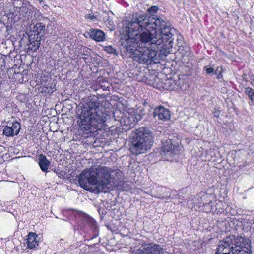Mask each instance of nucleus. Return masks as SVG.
<instances>
[{
  "label": "nucleus",
  "mask_w": 254,
  "mask_h": 254,
  "mask_svg": "<svg viewBox=\"0 0 254 254\" xmlns=\"http://www.w3.org/2000/svg\"><path fill=\"white\" fill-rule=\"evenodd\" d=\"M125 25L126 36L120 40L122 47L130 48L131 45L159 50L166 55L171 52L175 29L165 18L136 13Z\"/></svg>",
  "instance_id": "f257e3e1"
},
{
  "label": "nucleus",
  "mask_w": 254,
  "mask_h": 254,
  "mask_svg": "<svg viewBox=\"0 0 254 254\" xmlns=\"http://www.w3.org/2000/svg\"><path fill=\"white\" fill-rule=\"evenodd\" d=\"M110 172L106 166L84 170L78 177L80 186L86 190L92 189L94 193H106L112 188Z\"/></svg>",
  "instance_id": "f03ea898"
},
{
  "label": "nucleus",
  "mask_w": 254,
  "mask_h": 254,
  "mask_svg": "<svg viewBox=\"0 0 254 254\" xmlns=\"http://www.w3.org/2000/svg\"><path fill=\"white\" fill-rule=\"evenodd\" d=\"M106 109L97 101L90 100L82 108L79 115L81 130L94 132L100 129L107 120Z\"/></svg>",
  "instance_id": "7ed1b4c3"
},
{
  "label": "nucleus",
  "mask_w": 254,
  "mask_h": 254,
  "mask_svg": "<svg viewBox=\"0 0 254 254\" xmlns=\"http://www.w3.org/2000/svg\"><path fill=\"white\" fill-rule=\"evenodd\" d=\"M249 239L234 235L219 242L215 254H251Z\"/></svg>",
  "instance_id": "20e7f679"
},
{
  "label": "nucleus",
  "mask_w": 254,
  "mask_h": 254,
  "mask_svg": "<svg viewBox=\"0 0 254 254\" xmlns=\"http://www.w3.org/2000/svg\"><path fill=\"white\" fill-rule=\"evenodd\" d=\"M153 142L152 132L147 128L140 127L131 138L130 150L133 154L145 153L151 148Z\"/></svg>",
  "instance_id": "39448f33"
},
{
  "label": "nucleus",
  "mask_w": 254,
  "mask_h": 254,
  "mask_svg": "<svg viewBox=\"0 0 254 254\" xmlns=\"http://www.w3.org/2000/svg\"><path fill=\"white\" fill-rule=\"evenodd\" d=\"M129 46L130 48L122 47V50L126 56L131 57L134 61L147 64H155L158 62L157 53L159 50L153 51L149 48L136 47L131 45Z\"/></svg>",
  "instance_id": "423d86ee"
},
{
  "label": "nucleus",
  "mask_w": 254,
  "mask_h": 254,
  "mask_svg": "<svg viewBox=\"0 0 254 254\" xmlns=\"http://www.w3.org/2000/svg\"><path fill=\"white\" fill-rule=\"evenodd\" d=\"M136 254H164L161 245L154 243H143L138 249Z\"/></svg>",
  "instance_id": "0eeeda50"
},
{
  "label": "nucleus",
  "mask_w": 254,
  "mask_h": 254,
  "mask_svg": "<svg viewBox=\"0 0 254 254\" xmlns=\"http://www.w3.org/2000/svg\"><path fill=\"white\" fill-rule=\"evenodd\" d=\"M176 147L173 145L171 139L163 140L162 141L161 155L166 157L172 158L176 154Z\"/></svg>",
  "instance_id": "6e6552de"
},
{
  "label": "nucleus",
  "mask_w": 254,
  "mask_h": 254,
  "mask_svg": "<svg viewBox=\"0 0 254 254\" xmlns=\"http://www.w3.org/2000/svg\"><path fill=\"white\" fill-rule=\"evenodd\" d=\"M20 129V123L17 121H14L12 123H9L4 127L3 133L6 137H13L18 135Z\"/></svg>",
  "instance_id": "1a4fd4ad"
},
{
  "label": "nucleus",
  "mask_w": 254,
  "mask_h": 254,
  "mask_svg": "<svg viewBox=\"0 0 254 254\" xmlns=\"http://www.w3.org/2000/svg\"><path fill=\"white\" fill-rule=\"evenodd\" d=\"M153 116L156 120L163 121L169 120L171 117L169 110L162 106L154 109Z\"/></svg>",
  "instance_id": "9d476101"
},
{
  "label": "nucleus",
  "mask_w": 254,
  "mask_h": 254,
  "mask_svg": "<svg viewBox=\"0 0 254 254\" xmlns=\"http://www.w3.org/2000/svg\"><path fill=\"white\" fill-rule=\"evenodd\" d=\"M86 37H90L97 42H102L105 39V33L101 30L90 28L84 34Z\"/></svg>",
  "instance_id": "9b49d317"
},
{
  "label": "nucleus",
  "mask_w": 254,
  "mask_h": 254,
  "mask_svg": "<svg viewBox=\"0 0 254 254\" xmlns=\"http://www.w3.org/2000/svg\"><path fill=\"white\" fill-rule=\"evenodd\" d=\"M30 32L43 37L45 34V25L41 22H38L33 26H30Z\"/></svg>",
  "instance_id": "f8f14e48"
},
{
  "label": "nucleus",
  "mask_w": 254,
  "mask_h": 254,
  "mask_svg": "<svg viewBox=\"0 0 254 254\" xmlns=\"http://www.w3.org/2000/svg\"><path fill=\"white\" fill-rule=\"evenodd\" d=\"M38 164L43 172H47L51 163L47 159L45 155L41 154L39 156Z\"/></svg>",
  "instance_id": "ddd939ff"
},
{
  "label": "nucleus",
  "mask_w": 254,
  "mask_h": 254,
  "mask_svg": "<svg viewBox=\"0 0 254 254\" xmlns=\"http://www.w3.org/2000/svg\"><path fill=\"white\" fill-rule=\"evenodd\" d=\"M37 235L35 233L30 232L27 239V245L30 249L35 248L38 246V241L36 240Z\"/></svg>",
  "instance_id": "4468645a"
},
{
  "label": "nucleus",
  "mask_w": 254,
  "mask_h": 254,
  "mask_svg": "<svg viewBox=\"0 0 254 254\" xmlns=\"http://www.w3.org/2000/svg\"><path fill=\"white\" fill-rule=\"evenodd\" d=\"M103 21L110 31H113L115 29V25L114 24L112 18L109 16L107 13H105L103 16Z\"/></svg>",
  "instance_id": "2eb2a0df"
},
{
  "label": "nucleus",
  "mask_w": 254,
  "mask_h": 254,
  "mask_svg": "<svg viewBox=\"0 0 254 254\" xmlns=\"http://www.w3.org/2000/svg\"><path fill=\"white\" fill-rule=\"evenodd\" d=\"M166 84V85H169V86L168 87V90H177L179 88V85L176 81L173 79H169Z\"/></svg>",
  "instance_id": "dca6fc26"
},
{
  "label": "nucleus",
  "mask_w": 254,
  "mask_h": 254,
  "mask_svg": "<svg viewBox=\"0 0 254 254\" xmlns=\"http://www.w3.org/2000/svg\"><path fill=\"white\" fill-rule=\"evenodd\" d=\"M245 93L248 96L252 104L254 105V91L251 87H246L245 89Z\"/></svg>",
  "instance_id": "f3484780"
},
{
  "label": "nucleus",
  "mask_w": 254,
  "mask_h": 254,
  "mask_svg": "<svg viewBox=\"0 0 254 254\" xmlns=\"http://www.w3.org/2000/svg\"><path fill=\"white\" fill-rule=\"evenodd\" d=\"M41 41V40H38L36 41H29L30 45L31 46L29 47V48H30L31 50L33 51H36L37 49H39L40 46Z\"/></svg>",
  "instance_id": "a211bd4d"
},
{
  "label": "nucleus",
  "mask_w": 254,
  "mask_h": 254,
  "mask_svg": "<svg viewBox=\"0 0 254 254\" xmlns=\"http://www.w3.org/2000/svg\"><path fill=\"white\" fill-rule=\"evenodd\" d=\"M43 37L40 36L37 34H35L32 32H30V34L29 35V41H36L38 40H41L42 38Z\"/></svg>",
  "instance_id": "6ab92c4d"
},
{
  "label": "nucleus",
  "mask_w": 254,
  "mask_h": 254,
  "mask_svg": "<svg viewBox=\"0 0 254 254\" xmlns=\"http://www.w3.org/2000/svg\"><path fill=\"white\" fill-rule=\"evenodd\" d=\"M159 10V7L157 6H152L149 8L147 9V11L149 13H151L150 15L147 14H144V15H147L148 17L152 16V15H155L154 14L156 12L158 11ZM141 15H143V14H141Z\"/></svg>",
  "instance_id": "aec40b11"
},
{
  "label": "nucleus",
  "mask_w": 254,
  "mask_h": 254,
  "mask_svg": "<svg viewBox=\"0 0 254 254\" xmlns=\"http://www.w3.org/2000/svg\"><path fill=\"white\" fill-rule=\"evenodd\" d=\"M105 50L110 54H113L117 55L118 52H117L115 48H113L112 46H108L105 47Z\"/></svg>",
  "instance_id": "412c9836"
},
{
  "label": "nucleus",
  "mask_w": 254,
  "mask_h": 254,
  "mask_svg": "<svg viewBox=\"0 0 254 254\" xmlns=\"http://www.w3.org/2000/svg\"><path fill=\"white\" fill-rule=\"evenodd\" d=\"M204 69L206 71V73L207 74H210L212 73H214L215 72L214 69L212 67L205 66L204 67Z\"/></svg>",
  "instance_id": "4be33fe9"
},
{
  "label": "nucleus",
  "mask_w": 254,
  "mask_h": 254,
  "mask_svg": "<svg viewBox=\"0 0 254 254\" xmlns=\"http://www.w3.org/2000/svg\"><path fill=\"white\" fill-rule=\"evenodd\" d=\"M85 17L91 20H94L96 18V17L93 14H91L86 15Z\"/></svg>",
  "instance_id": "5701e85b"
},
{
  "label": "nucleus",
  "mask_w": 254,
  "mask_h": 254,
  "mask_svg": "<svg viewBox=\"0 0 254 254\" xmlns=\"http://www.w3.org/2000/svg\"><path fill=\"white\" fill-rule=\"evenodd\" d=\"M223 72V68L222 66H218L216 69L215 70L214 74L219 73L220 72Z\"/></svg>",
  "instance_id": "b1692460"
},
{
  "label": "nucleus",
  "mask_w": 254,
  "mask_h": 254,
  "mask_svg": "<svg viewBox=\"0 0 254 254\" xmlns=\"http://www.w3.org/2000/svg\"><path fill=\"white\" fill-rule=\"evenodd\" d=\"M156 197L159 198H163L164 197H167V196L165 195L164 194H159L157 195H156Z\"/></svg>",
  "instance_id": "393cba45"
},
{
  "label": "nucleus",
  "mask_w": 254,
  "mask_h": 254,
  "mask_svg": "<svg viewBox=\"0 0 254 254\" xmlns=\"http://www.w3.org/2000/svg\"><path fill=\"white\" fill-rule=\"evenodd\" d=\"M222 72H220L219 73H217L216 78L218 79H220L222 78Z\"/></svg>",
  "instance_id": "a878e982"
},
{
  "label": "nucleus",
  "mask_w": 254,
  "mask_h": 254,
  "mask_svg": "<svg viewBox=\"0 0 254 254\" xmlns=\"http://www.w3.org/2000/svg\"><path fill=\"white\" fill-rule=\"evenodd\" d=\"M184 50V47H183L182 48L180 47L179 49V51H180V52H182V54L185 55L187 53V51H185L184 52H182Z\"/></svg>",
  "instance_id": "bb28decb"
},
{
  "label": "nucleus",
  "mask_w": 254,
  "mask_h": 254,
  "mask_svg": "<svg viewBox=\"0 0 254 254\" xmlns=\"http://www.w3.org/2000/svg\"><path fill=\"white\" fill-rule=\"evenodd\" d=\"M104 90H109V87L107 86V87L104 89Z\"/></svg>",
  "instance_id": "cd10ccee"
},
{
  "label": "nucleus",
  "mask_w": 254,
  "mask_h": 254,
  "mask_svg": "<svg viewBox=\"0 0 254 254\" xmlns=\"http://www.w3.org/2000/svg\"><path fill=\"white\" fill-rule=\"evenodd\" d=\"M158 190H162L164 189V188L161 187V188H158Z\"/></svg>",
  "instance_id": "c85d7f7f"
},
{
  "label": "nucleus",
  "mask_w": 254,
  "mask_h": 254,
  "mask_svg": "<svg viewBox=\"0 0 254 254\" xmlns=\"http://www.w3.org/2000/svg\"><path fill=\"white\" fill-rule=\"evenodd\" d=\"M253 84L254 85V79L252 81Z\"/></svg>",
  "instance_id": "c756f323"
}]
</instances>
